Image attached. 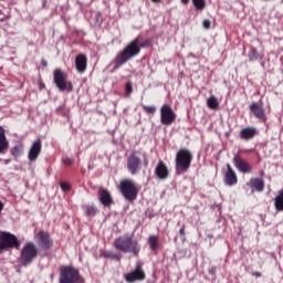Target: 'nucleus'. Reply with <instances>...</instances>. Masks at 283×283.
<instances>
[{
	"label": "nucleus",
	"mask_w": 283,
	"mask_h": 283,
	"mask_svg": "<svg viewBox=\"0 0 283 283\" xmlns=\"http://www.w3.org/2000/svg\"><path fill=\"white\" fill-rule=\"evenodd\" d=\"M196 10H205L207 8V0H192Z\"/></svg>",
	"instance_id": "nucleus-26"
},
{
	"label": "nucleus",
	"mask_w": 283,
	"mask_h": 283,
	"mask_svg": "<svg viewBox=\"0 0 283 283\" xmlns=\"http://www.w3.org/2000/svg\"><path fill=\"white\" fill-rule=\"evenodd\" d=\"M209 273H210L211 275H216V268H210V269H209Z\"/></svg>",
	"instance_id": "nucleus-36"
},
{
	"label": "nucleus",
	"mask_w": 283,
	"mask_h": 283,
	"mask_svg": "<svg viewBox=\"0 0 283 283\" xmlns=\"http://www.w3.org/2000/svg\"><path fill=\"white\" fill-rule=\"evenodd\" d=\"M254 275L260 276V272L254 273Z\"/></svg>",
	"instance_id": "nucleus-42"
},
{
	"label": "nucleus",
	"mask_w": 283,
	"mask_h": 283,
	"mask_svg": "<svg viewBox=\"0 0 283 283\" xmlns=\"http://www.w3.org/2000/svg\"><path fill=\"white\" fill-rule=\"evenodd\" d=\"M232 163L241 174H251V171H253V167H251L249 163L242 159L239 155H234Z\"/></svg>",
	"instance_id": "nucleus-12"
},
{
	"label": "nucleus",
	"mask_w": 283,
	"mask_h": 283,
	"mask_svg": "<svg viewBox=\"0 0 283 283\" xmlns=\"http://www.w3.org/2000/svg\"><path fill=\"white\" fill-rule=\"evenodd\" d=\"M179 233H180L181 235H185V226H182V227L180 228Z\"/></svg>",
	"instance_id": "nucleus-38"
},
{
	"label": "nucleus",
	"mask_w": 283,
	"mask_h": 283,
	"mask_svg": "<svg viewBox=\"0 0 283 283\" xmlns=\"http://www.w3.org/2000/svg\"><path fill=\"white\" fill-rule=\"evenodd\" d=\"M98 200L104 207H112L114 205V199H112V195L106 189H99Z\"/></svg>",
	"instance_id": "nucleus-16"
},
{
	"label": "nucleus",
	"mask_w": 283,
	"mask_h": 283,
	"mask_svg": "<svg viewBox=\"0 0 283 283\" xmlns=\"http://www.w3.org/2000/svg\"><path fill=\"white\" fill-rule=\"evenodd\" d=\"M53 241L50 238V233L45 231H40L38 233V247H36V254L38 255H46L48 251L52 249Z\"/></svg>",
	"instance_id": "nucleus-5"
},
{
	"label": "nucleus",
	"mask_w": 283,
	"mask_h": 283,
	"mask_svg": "<svg viewBox=\"0 0 283 283\" xmlns=\"http://www.w3.org/2000/svg\"><path fill=\"white\" fill-rule=\"evenodd\" d=\"M75 67L80 74H83L87 70V56L85 54H78L75 57Z\"/></svg>",
	"instance_id": "nucleus-18"
},
{
	"label": "nucleus",
	"mask_w": 283,
	"mask_h": 283,
	"mask_svg": "<svg viewBox=\"0 0 283 283\" xmlns=\"http://www.w3.org/2000/svg\"><path fill=\"white\" fill-rule=\"evenodd\" d=\"M143 109L146 114H156V106L143 105Z\"/></svg>",
	"instance_id": "nucleus-29"
},
{
	"label": "nucleus",
	"mask_w": 283,
	"mask_h": 283,
	"mask_svg": "<svg viewBox=\"0 0 283 283\" xmlns=\"http://www.w3.org/2000/svg\"><path fill=\"white\" fill-rule=\"evenodd\" d=\"M119 189L126 200H129L130 202L136 200L138 196V189H136V185H134L133 180L126 179L120 181Z\"/></svg>",
	"instance_id": "nucleus-6"
},
{
	"label": "nucleus",
	"mask_w": 283,
	"mask_h": 283,
	"mask_svg": "<svg viewBox=\"0 0 283 283\" xmlns=\"http://www.w3.org/2000/svg\"><path fill=\"white\" fill-rule=\"evenodd\" d=\"M143 160L140 159V153L133 151L128 158H127V170L132 176H136L137 174H140Z\"/></svg>",
	"instance_id": "nucleus-8"
},
{
	"label": "nucleus",
	"mask_w": 283,
	"mask_h": 283,
	"mask_svg": "<svg viewBox=\"0 0 283 283\" xmlns=\"http://www.w3.org/2000/svg\"><path fill=\"white\" fill-rule=\"evenodd\" d=\"M63 165L70 166L74 163V160L70 159L69 157H64L62 159Z\"/></svg>",
	"instance_id": "nucleus-32"
},
{
	"label": "nucleus",
	"mask_w": 283,
	"mask_h": 283,
	"mask_svg": "<svg viewBox=\"0 0 283 283\" xmlns=\"http://www.w3.org/2000/svg\"><path fill=\"white\" fill-rule=\"evenodd\" d=\"M11 154L12 156H14V158H19V156H21L23 154V146L22 145H17L11 149Z\"/></svg>",
	"instance_id": "nucleus-25"
},
{
	"label": "nucleus",
	"mask_w": 283,
	"mask_h": 283,
	"mask_svg": "<svg viewBox=\"0 0 283 283\" xmlns=\"http://www.w3.org/2000/svg\"><path fill=\"white\" fill-rule=\"evenodd\" d=\"M144 165H145V167H147L149 165V160H147V158L144 159Z\"/></svg>",
	"instance_id": "nucleus-39"
},
{
	"label": "nucleus",
	"mask_w": 283,
	"mask_h": 283,
	"mask_svg": "<svg viewBox=\"0 0 283 283\" xmlns=\"http://www.w3.org/2000/svg\"><path fill=\"white\" fill-rule=\"evenodd\" d=\"M250 109L254 114V116L260 120H264V118H266V114L264 113V106L262 105V102H253L250 106Z\"/></svg>",
	"instance_id": "nucleus-15"
},
{
	"label": "nucleus",
	"mask_w": 283,
	"mask_h": 283,
	"mask_svg": "<svg viewBox=\"0 0 283 283\" xmlns=\"http://www.w3.org/2000/svg\"><path fill=\"white\" fill-rule=\"evenodd\" d=\"M248 59L250 62L262 61V55H260V53H258V49L252 48L250 50V52L248 53Z\"/></svg>",
	"instance_id": "nucleus-22"
},
{
	"label": "nucleus",
	"mask_w": 283,
	"mask_h": 283,
	"mask_svg": "<svg viewBox=\"0 0 283 283\" xmlns=\"http://www.w3.org/2000/svg\"><path fill=\"white\" fill-rule=\"evenodd\" d=\"M251 189H254L255 191L262 192L264 191V180L260 178H252L250 179V182L248 184Z\"/></svg>",
	"instance_id": "nucleus-20"
},
{
	"label": "nucleus",
	"mask_w": 283,
	"mask_h": 283,
	"mask_svg": "<svg viewBox=\"0 0 283 283\" xmlns=\"http://www.w3.org/2000/svg\"><path fill=\"white\" fill-rule=\"evenodd\" d=\"M114 247L117 251H122L123 253H133L134 255L140 253L138 241L132 239L129 235L117 238L114 242Z\"/></svg>",
	"instance_id": "nucleus-3"
},
{
	"label": "nucleus",
	"mask_w": 283,
	"mask_h": 283,
	"mask_svg": "<svg viewBox=\"0 0 283 283\" xmlns=\"http://www.w3.org/2000/svg\"><path fill=\"white\" fill-rule=\"evenodd\" d=\"M155 174L159 180H167L169 178V169H167V166L163 161L158 163Z\"/></svg>",
	"instance_id": "nucleus-17"
},
{
	"label": "nucleus",
	"mask_w": 283,
	"mask_h": 283,
	"mask_svg": "<svg viewBox=\"0 0 283 283\" xmlns=\"http://www.w3.org/2000/svg\"><path fill=\"white\" fill-rule=\"evenodd\" d=\"M153 1V3H160V1H163V0H151Z\"/></svg>",
	"instance_id": "nucleus-41"
},
{
	"label": "nucleus",
	"mask_w": 283,
	"mask_h": 283,
	"mask_svg": "<svg viewBox=\"0 0 283 283\" xmlns=\"http://www.w3.org/2000/svg\"><path fill=\"white\" fill-rule=\"evenodd\" d=\"M207 105L209 109H218V107H220V102H218V98L216 96H210L207 99Z\"/></svg>",
	"instance_id": "nucleus-23"
},
{
	"label": "nucleus",
	"mask_w": 283,
	"mask_h": 283,
	"mask_svg": "<svg viewBox=\"0 0 283 283\" xmlns=\"http://www.w3.org/2000/svg\"><path fill=\"white\" fill-rule=\"evenodd\" d=\"M256 135H258V128L255 127H247L240 132V136L242 140H251L255 138Z\"/></svg>",
	"instance_id": "nucleus-19"
},
{
	"label": "nucleus",
	"mask_w": 283,
	"mask_h": 283,
	"mask_svg": "<svg viewBox=\"0 0 283 283\" xmlns=\"http://www.w3.org/2000/svg\"><path fill=\"white\" fill-rule=\"evenodd\" d=\"M181 3H184L185 6H187V3H189V0H181Z\"/></svg>",
	"instance_id": "nucleus-40"
},
{
	"label": "nucleus",
	"mask_w": 283,
	"mask_h": 283,
	"mask_svg": "<svg viewBox=\"0 0 283 283\" xmlns=\"http://www.w3.org/2000/svg\"><path fill=\"white\" fill-rule=\"evenodd\" d=\"M60 187H61V189H62V191H70V189H72V187L70 186V184H67V182H62L61 185H60Z\"/></svg>",
	"instance_id": "nucleus-30"
},
{
	"label": "nucleus",
	"mask_w": 283,
	"mask_h": 283,
	"mask_svg": "<svg viewBox=\"0 0 283 283\" xmlns=\"http://www.w3.org/2000/svg\"><path fill=\"white\" fill-rule=\"evenodd\" d=\"M53 81L60 92H72L74 90L72 82H67V74L61 69L53 72Z\"/></svg>",
	"instance_id": "nucleus-4"
},
{
	"label": "nucleus",
	"mask_w": 283,
	"mask_h": 283,
	"mask_svg": "<svg viewBox=\"0 0 283 283\" xmlns=\"http://www.w3.org/2000/svg\"><path fill=\"white\" fill-rule=\"evenodd\" d=\"M149 45V41L140 43V38H136L130 43L126 45V48L119 52L114 61V70H118V67H123L125 63L128 61H132V59H135V56H138L140 54L142 48H147Z\"/></svg>",
	"instance_id": "nucleus-1"
},
{
	"label": "nucleus",
	"mask_w": 283,
	"mask_h": 283,
	"mask_svg": "<svg viewBox=\"0 0 283 283\" xmlns=\"http://www.w3.org/2000/svg\"><path fill=\"white\" fill-rule=\"evenodd\" d=\"M133 91H134V90H133V87H132V82H128V83L126 84V86H125V92H126V94L129 96V94H132Z\"/></svg>",
	"instance_id": "nucleus-31"
},
{
	"label": "nucleus",
	"mask_w": 283,
	"mask_h": 283,
	"mask_svg": "<svg viewBox=\"0 0 283 283\" xmlns=\"http://www.w3.org/2000/svg\"><path fill=\"white\" fill-rule=\"evenodd\" d=\"M176 120V113L171 106L164 104L160 107V123L161 125H171Z\"/></svg>",
	"instance_id": "nucleus-11"
},
{
	"label": "nucleus",
	"mask_w": 283,
	"mask_h": 283,
	"mask_svg": "<svg viewBox=\"0 0 283 283\" xmlns=\"http://www.w3.org/2000/svg\"><path fill=\"white\" fill-rule=\"evenodd\" d=\"M148 244H149L151 251H156V249H158V247H160V244L158 243V237L150 235L148 239Z\"/></svg>",
	"instance_id": "nucleus-24"
},
{
	"label": "nucleus",
	"mask_w": 283,
	"mask_h": 283,
	"mask_svg": "<svg viewBox=\"0 0 283 283\" xmlns=\"http://www.w3.org/2000/svg\"><path fill=\"white\" fill-rule=\"evenodd\" d=\"M41 65H42V67H48V61L42 60V61H41Z\"/></svg>",
	"instance_id": "nucleus-37"
},
{
	"label": "nucleus",
	"mask_w": 283,
	"mask_h": 283,
	"mask_svg": "<svg viewBox=\"0 0 283 283\" xmlns=\"http://www.w3.org/2000/svg\"><path fill=\"white\" fill-rule=\"evenodd\" d=\"M76 282H83L81 280V275L78 274V270L71 266H65L61 269L60 283H76Z\"/></svg>",
	"instance_id": "nucleus-7"
},
{
	"label": "nucleus",
	"mask_w": 283,
	"mask_h": 283,
	"mask_svg": "<svg viewBox=\"0 0 283 283\" xmlns=\"http://www.w3.org/2000/svg\"><path fill=\"white\" fill-rule=\"evenodd\" d=\"M223 182L227 185V187H233V185H238V175L229 164H227V171L224 174Z\"/></svg>",
	"instance_id": "nucleus-13"
},
{
	"label": "nucleus",
	"mask_w": 283,
	"mask_h": 283,
	"mask_svg": "<svg viewBox=\"0 0 283 283\" xmlns=\"http://www.w3.org/2000/svg\"><path fill=\"white\" fill-rule=\"evenodd\" d=\"M35 256L36 248H34V244L28 243L21 251V263L23 266H28V264H30Z\"/></svg>",
	"instance_id": "nucleus-10"
},
{
	"label": "nucleus",
	"mask_w": 283,
	"mask_h": 283,
	"mask_svg": "<svg viewBox=\"0 0 283 283\" xmlns=\"http://www.w3.org/2000/svg\"><path fill=\"white\" fill-rule=\"evenodd\" d=\"M29 160H36V142L32 144L31 150L29 153Z\"/></svg>",
	"instance_id": "nucleus-28"
},
{
	"label": "nucleus",
	"mask_w": 283,
	"mask_h": 283,
	"mask_svg": "<svg viewBox=\"0 0 283 283\" xmlns=\"http://www.w3.org/2000/svg\"><path fill=\"white\" fill-rule=\"evenodd\" d=\"M202 25L206 30H209L211 28V21L210 20H203Z\"/></svg>",
	"instance_id": "nucleus-34"
},
{
	"label": "nucleus",
	"mask_w": 283,
	"mask_h": 283,
	"mask_svg": "<svg viewBox=\"0 0 283 283\" xmlns=\"http://www.w3.org/2000/svg\"><path fill=\"white\" fill-rule=\"evenodd\" d=\"M125 280L126 282H129V283L145 280V271H143V269L140 268H137L136 270L127 273L125 275Z\"/></svg>",
	"instance_id": "nucleus-14"
},
{
	"label": "nucleus",
	"mask_w": 283,
	"mask_h": 283,
	"mask_svg": "<svg viewBox=\"0 0 283 283\" xmlns=\"http://www.w3.org/2000/svg\"><path fill=\"white\" fill-rule=\"evenodd\" d=\"M193 160V154L190 153L189 149H180L177 151L175 159V169L177 176H182V174H187L189 168L191 167V163Z\"/></svg>",
	"instance_id": "nucleus-2"
},
{
	"label": "nucleus",
	"mask_w": 283,
	"mask_h": 283,
	"mask_svg": "<svg viewBox=\"0 0 283 283\" xmlns=\"http://www.w3.org/2000/svg\"><path fill=\"white\" fill-rule=\"evenodd\" d=\"M106 258H111V260H118V261L120 260V258H118L116 254L112 252H107Z\"/></svg>",
	"instance_id": "nucleus-33"
},
{
	"label": "nucleus",
	"mask_w": 283,
	"mask_h": 283,
	"mask_svg": "<svg viewBox=\"0 0 283 283\" xmlns=\"http://www.w3.org/2000/svg\"><path fill=\"white\" fill-rule=\"evenodd\" d=\"M10 144L8 143V138H6V129L0 126V154H6Z\"/></svg>",
	"instance_id": "nucleus-21"
},
{
	"label": "nucleus",
	"mask_w": 283,
	"mask_h": 283,
	"mask_svg": "<svg viewBox=\"0 0 283 283\" xmlns=\"http://www.w3.org/2000/svg\"><path fill=\"white\" fill-rule=\"evenodd\" d=\"M39 154H41V140L36 142V156H39Z\"/></svg>",
	"instance_id": "nucleus-35"
},
{
	"label": "nucleus",
	"mask_w": 283,
	"mask_h": 283,
	"mask_svg": "<svg viewBox=\"0 0 283 283\" xmlns=\"http://www.w3.org/2000/svg\"><path fill=\"white\" fill-rule=\"evenodd\" d=\"M85 216L87 217H94L96 216V207L88 205L84 207Z\"/></svg>",
	"instance_id": "nucleus-27"
},
{
	"label": "nucleus",
	"mask_w": 283,
	"mask_h": 283,
	"mask_svg": "<svg viewBox=\"0 0 283 283\" xmlns=\"http://www.w3.org/2000/svg\"><path fill=\"white\" fill-rule=\"evenodd\" d=\"M15 247V249H19L21 247V243L19 242V239L14 234H11L10 232H3L0 234V253L1 251H4V249H12Z\"/></svg>",
	"instance_id": "nucleus-9"
}]
</instances>
